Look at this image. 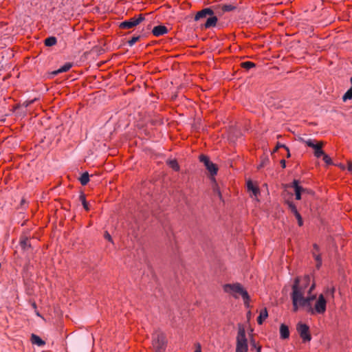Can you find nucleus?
<instances>
[{
  "label": "nucleus",
  "mask_w": 352,
  "mask_h": 352,
  "mask_svg": "<svg viewBox=\"0 0 352 352\" xmlns=\"http://www.w3.org/2000/svg\"><path fill=\"white\" fill-rule=\"evenodd\" d=\"M310 280L311 278L309 276L295 279L291 294L293 310L297 311L300 308H305L312 315L323 314L326 311L327 300L323 294H320L314 306L312 307L311 301L316 299V295L311 294V292L316 285L315 283H312L308 288Z\"/></svg>",
  "instance_id": "obj_1"
},
{
  "label": "nucleus",
  "mask_w": 352,
  "mask_h": 352,
  "mask_svg": "<svg viewBox=\"0 0 352 352\" xmlns=\"http://www.w3.org/2000/svg\"><path fill=\"white\" fill-rule=\"evenodd\" d=\"M223 289L225 292L230 294L235 298H238L241 296L245 305L247 307H249L250 296L247 291L243 289L241 284H226L223 286Z\"/></svg>",
  "instance_id": "obj_2"
},
{
  "label": "nucleus",
  "mask_w": 352,
  "mask_h": 352,
  "mask_svg": "<svg viewBox=\"0 0 352 352\" xmlns=\"http://www.w3.org/2000/svg\"><path fill=\"white\" fill-rule=\"evenodd\" d=\"M235 352H248V342L246 338L245 329L242 326L239 327L236 338Z\"/></svg>",
  "instance_id": "obj_3"
},
{
  "label": "nucleus",
  "mask_w": 352,
  "mask_h": 352,
  "mask_svg": "<svg viewBox=\"0 0 352 352\" xmlns=\"http://www.w3.org/2000/svg\"><path fill=\"white\" fill-rule=\"evenodd\" d=\"M166 338L162 332H156L153 336V346L155 350H165L166 346Z\"/></svg>",
  "instance_id": "obj_4"
},
{
  "label": "nucleus",
  "mask_w": 352,
  "mask_h": 352,
  "mask_svg": "<svg viewBox=\"0 0 352 352\" xmlns=\"http://www.w3.org/2000/svg\"><path fill=\"white\" fill-rule=\"evenodd\" d=\"M296 329L304 342H309L311 340L309 328L307 324L299 322L297 324Z\"/></svg>",
  "instance_id": "obj_5"
},
{
  "label": "nucleus",
  "mask_w": 352,
  "mask_h": 352,
  "mask_svg": "<svg viewBox=\"0 0 352 352\" xmlns=\"http://www.w3.org/2000/svg\"><path fill=\"white\" fill-rule=\"evenodd\" d=\"M306 145L314 149V155L316 157H320L324 155V152L322 150V143L317 142L315 143L314 140L312 139H306L302 140Z\"/></svg>",
  "instance_id": "obj_6"
},
{
  "label": "nucleus",
  "mask_w": 352,
  "mask_h": 352,
  "mask_svg": "<svg viewBox=\"0 0 352 352\" xmlns=\"http://www.w3.org/2000/svg\"><path fill=\"white\" fill-rule=\"evenodd\" d=\"M144 17L142 14H140L138 18L133 17L128 21L122 22L120 25V27L123 29H129L138 25L142 21H144Z\"/></svg>",
  "instance_id": "obj_7"
},
{
  "label": "nucleus",
  "mask_w": 352,
  "mask_h": 352,
  "mask_svg": "<svg viewBox=\"0 0 352 352\" xmlns=\"http://www.w3.org/2000/svg\"><path fill=\"white\" fill-rule=\"evenodd\" d=\"M247 188L248 191L251 192L250 197L257 199V197L260 194V190L256 186L254 185L251 180H248L247 182Z\"/></svg>",
  "instance_id": "obj_8"
},
{
  "label": "nucleus",
  "mask_w": 352,
  "mask_h": 352,
  "mask_svg": "<svg viewBox=\"0 0 352 352\" xmlns=\"http://www.w3.org/2000/svg\"><path fill=\"white\" fill-rule=\"evenodd\" d=\"M213 11L210 8H205L199 12H198L195 16V20L199 21L202 18L206 17L208 15H212Z\"/></svg>",
  "instance_id": "obj_9"
},
{
  "label": "nucleus",
  "mask_w": 352,
  "mask_h": 352,
  "mask_svg": "<svg viewBox=\"0 0 352 352\" xmlns=\"http://www.w3.org/2000/svg\"><path fill=\"white\" fill-rule=\"evenodd\" d=\"M167 31V28L165 26L157 25L153 28L152 32L155 36H159L165 34Z\"/></svg>",
  "instance_id": "obj_10"
},
{
  "label": "nucleus",
  "mask_w": 352,
  "mask_h": 352,
  "mask_svg": "<svg viewBox=\"0 0 352 352\" xmlns=\"http://www.w3.org/2000/svg\"><path fill=\"white\" fill-rule=\"evenodd\" d=\"M293 187L295 190L296 199L297 200L300 199H301V192H303L305 190V189L298 185V182L297 180L294 181Z\"/></svg>",
  "instance_id": "obj_11"
},
{
  "label": "nucleus",
  "mask_w": 352,
  "mask_h": 352,
  "mask_svg": "<svg viewBox=\"0 0 352 352\" xmlns=\"http://www.w3.org/2000/svg\"><path fill=\"white\" fill-rule=\"evenodd\" d=\"M280 336L282 339H287L289 337V328L285 324L280 326Z\"/></svg>",
  "instance_id": "obj_12"
},
{
  "label": "nucleus",
  "mask_w": 352,
  "mask_h": 352,
  "mask_svg": "<svg viewBox=\"0 0 352 352\" xmlns=\"http://www.w3.org/2000/svg\"><path fill=\"white\" fill-rule=\"evenodd\" d=\"M32 343L38 346H42L45 344V342L38 336L32 334L31 336Z\"/></svg>",
  "instance_id": "obj_13"
},
{
  "label": "nucleus",
  "mask_w": 352,
  "mask_h": 352,
  "mask_svg": "<svg viewBox=\"0 0 352 352\" xmlns=\"http://www.w3.org/2000/svg\"><path fill=\"white\" fill-rule=\"evenodd\" d=\"M217 16H212L211 17H209L207 20H206V22L204 24V27L206 28H210L211 27H214L217 24Z\"/></svg>",
  "instance_id": "obj_14"
},
{
  "label": "nucleus",
  "mask_w": 352,
  "mask_h": 352,
  "mask_svg": "<svg viewBox=\"0 0 352 352\" xmlns=\"http://www.w3.org/2000/svg\"><path fill=\"white\" fill-rule=\"evenodd\" d=\"M268 316L267 310L266 308L262 309L260 312V314L257 318V322L259 324H261L264 320H265Z\"/></svg>",
  "instance_id": "obj_15"
},
{
  "label": "nucleus",
  "mask_w": 352,
  "mask_h": 352,
  "mask_svg": "<svg viewBox=\"0 0 352 352\" xmlns=\"http://www.w3.org/2000/svg\"><path fill=\"white\" fill-rule=\"evenodd\" d=\"M20 245H21V248L24 250H26L28 248H31V243H30V239L27 237H23V239H21V240L20 241Z\"/></svg>",
  "instance_id": "obj_16"
},
{
  "label": "nucleus",
  "mask_w": 352,
  "mask_h": 352,
  "mask_svg": "<svg viewBox=\"0 0 352 352\" xmlns=\"http://www.w3.org/2000/svg\"><path fill=\"white\" fill-rule=\"evenodd\" d=\"M72 67V63H65L64 65H63L62 67H60L58 70L55 71L54 72V74H58L59 73H63V72H67L68 70L70 69V68Z\"/></svg>",
  "instance_id": "obj_17"
},
{
  "label": "nucleus",
  "mask_w": 352,
  "mask_h": 352,
  "mask_svg": "<svg viewBox=\"0 0 352 352\" xmlns=\"http://www.w3.org/2000/svg\"><path fill=\"white\" fill-rule=\"evenodd\" d=\"M314 252H313V254H314V256L316 261H317V267L319 268L320 266L321 265L322 261H321L320 256L319 254H316V252L318 251V246L316 244H314Z\"/></svg>",
  "instance_id": "obj_18"
},
{
  "label": "nucleus",
  "mask_w": 352,
  "mask_h": 352,
  "mask_svg": "<svg viewBox=\"0 0 352 352\" xmlns=\"http://www.w3.org/2000/svg\"><path fill=\"white\" fill-rule=\"evenodd\" d=\"M206 168L212 175H215L217 173V168L212 162H210Z\"/></svg>",
  "instance_id": "obj_19"
},
{
  "label": "nucleus",
  "mask_w": 352,
  "mask_h": 352,
  "mask_svg": "<svg viewBox=\"0 0 352 352\" xmlns=\"http://www.w3.org/2000/svg\"><path fill=\"white\" fill-rule=\"evenodd\" d=\"M89 181V175L87 172L82 173L80 177V184L85 186Z\"/></svg>",
  "instance_id": "obj_20"
},
{
  "label": "nucleus",
  "mask_w": 352,
  "mask_h": 352,
  "mask_svg": "<svg viewBox=\"0 0 352 352\" xmlns=\"http://www.w3.org/2000/svg\"><path fill=\"white\" fill-rule=\"evenodd\" d=\"M56 43V38L54 36L48 37L45 41V45L46 46H53Z\"/></svg>",
  "instance_id": "obj_21"
},
{
  "label": "nucleus",
  "mask_w": 352,
  "mask_h": 352,
  "mask_svg": "<svg viewBox=\"0 0 352 352\" xmlns=\"http://www.w3.org/2000/svg\"><path fill=\"white\" fill-rule=\"evenodd\" d=\"M334 293H335V288L333 287H327L324 291V294L327 297H334Z\"/></svg>",
  "instance_id": "obj_22"
},
{
  "label": "nucleus",
  "mask_w": 352,
  "mask_h": 352,
  "mask_svg": "<svg viewBox=\"0 0 352 352\" xmlns=\"http://www.w3.org/2000/svg\"><path fill=\"white\" fill-rule=\"evenodd\" d=\"M352 98V88L349 89L343 96L342 99L344 101L350 100Z\"/></svg>",
  "instance_id": "obj_23"
},
{
  "label": "nucleus",
  "mask_w": 352,
  "mask_h": 352,
  "mask_svg": "<svg viewBox=\"0 0 352 352\" xmlns=\"http://www.w3.org/2000/svg\"><path fill=\"white\" fill-rule=\"evenodd\" d=\"M168 165L175 170H179V165L175 160H169L168 162Z\"/></svg>",
  "instance_id": "obj_24"
},
{
  "label": "nucleus",
  "mask_w": 352,
  "mask_h": 352,
  "mask_svg": "<svg viewBox=\"0 0 352 352\" xmlns=\"http://www.w3.org/2000/svg\"><path fill=\"white\" fill-rule=\"evenodd\" d=\"M199 160H200V161H201V162H203V163H204V164L205 165V166H208V164H209L210 162H211L210 161V160L208 159V157L207 156H206V155H200V157H199Z\"/></svg>",
  "instance_id": "obj_25"
},
{
  "label": "nucleus",
  "mask_w": 352,
  "mask_h": 352,
  "mask_svg": "<svg viewBox=\"0 0 352 352\" xmlns=\"http://www.w3.org/2000/svg\"><path fill=\"white\" fill-rule=\"evenodd\" d=\"M80 199L82 201V204L83 205V207L86 210H89V206H88V204L87 202L86 201V199H85V195H81L80 196Z\"/></svg>",
  "instance_id": "obj_26"
},
{
  "label": "nucleus",
  "mask_w": 352,
  "mask_h": 352,
  "mask_svg": "<svg viewBox=\"0 0 352 352\" xmlns=\"http://www.w3.org/2000/svg\"><path fill=\"white\" fill-rule=\"evenodd\" d=\"M288 206L290 208L291 211L294 214V215L299 213L297 210L296 206L293 203L288 202Z\"/></svg>",
  "instance_id": "obj_27"
},
{
  "label": "nucleus",
  "mask_w": 352,
  "mask_h": 352,
  "mask_svg": "<svg viewBox=\"0 0 352 352\" xmlns=\"http://www.w3.org/2000/svg\"><path fill=\"white\" fill-rule=\"evenodd\" d=\"M140 39V36H133L129 41L128 44L129 46H133L138 40Z\"/></svg>",
  "instance_id": "obj_28"
},
{
  "label": "nucleus",
  "mask_w": 352,
  "mask_h": 352,
  "mask_svg": "<svg viewBox=\"0 0 352 352\" xmlns=\"http://www.w3.org/2000/svg\"><path fill=\"white\" fill-rule=\"evenodd\" d=\"M242 67L246 69H250L254 67V64L252 62L247 61L242 63Z\"/></svg>",
  "instance_id": "obj_29"
},
{
  "label": "nucleus",
  "mask_w": 352,
  "mask_h": 352,
  "mask_svg": "<svg viewBox=\"0 0 352 352\" xmlns=\"http://www.w3.org/2000/svg\"><path fill=\"white\" fill-rule=\"evenodd\" d=\"M322 157H323V160L324 161V162L327 164H332L331 159L330 158V157L329 155H327L326 154H324V155Z\"/></svg>",
  "instance_id": "obj_30"
},
{
  "label": "nucleus",
  "mask_w": 352,
  "mask_h": 352,
  "mask_svg": "<svg viewBox=\"0 0 352 352\" xmlns=\"http://www.w3.org/2000/svg\"><path fill=\"white\" fill-rule=\"evenodd\" d=\"M295 217H296V219L298 220V225L300 226H302V224H303V221H302V217H301L300 214L298 213V214H296Z\"/></svg>",
  "instance_id": "obj_31"
},
{
  "label": "nucleus",
  "mask_w": 352,
  "mask_h": 352,
  "mask_svg": "<svg viewBox=\"0 0 352 352\" xmlns=\"http://www.w3.org/2000/svg\"><path fill=\"white\" fill-rule=\"evenodd\" d=\"M214 190V192L218 195L220 199H221V194L220 192V190H219V188L218 187H215Z\"/></svg>",
  "instance_id": "obj_32"
},
{
  "label": "nucleus",
  "mask_w": 352,
  "mask_h": 352,
  "mask_svg": "<svg viewBox=\"0 0 352 352\" xmlns=\"http://www.w3.org/2000/svg\"><path fill=\"white\" fill-rule=\"evenodd\" d=\"M104 238L109 241H112L111 235L107 232L104 234Z\"/></svg>",
  "instance_id": "obj_33"
},
{
  "label": "nucleus",
  "mask_w": 352,
  "mask_h": 352,
  "mask_svg": "<svg viewBox=\"0 0 352 352\" xmlns=\"http://www.w3.org/2000/svg\"><path fill=\"white\" fill-rule=\"evenodd\" d=\"M347 168L349 172L352 173V162H348Z\"/></svg>",
  "instance_id": "obj_34"
},
{
  "label": "nucleus",
  "mask_w": 352,
  "mask_h": 352,
  "mask_svg": "<svg viewBox=\"0 0 352 352\" xmlns=\"http://www.w3.org/2000/svg\"><path fill=\"white\" fill-rule=\"evenodd\" d=\"M251 345L253 348H255L256 349V347H258V346H257L256 342L254 341V340H251Z\"/></svg>",
  "instance_id": "obj_35"
},
{
  "label": "nucleus",
  "mask_w": 352,
  "mask_h": 352,
  "mask_svg": "<svg viewBox=\"0 0 352 352\" xmlns=\"http://www.w3.org/2000/svg\"><path fill=\"white\" fill-rule=\"evenodd\" d=\"M232 9V6H224V10L225 11H230Z\"/></svg>",
  "instance_id": "obj_36"
},
{
  "label": "nucleus",
  "mask_w": 352,
  "mask_h": 352,
  "mask_svg": "<svg viewBox=\"0 0 352 352\" xmlns=\"http://www.w3.org/2000/svg\"><path fill=\"white\" fill-rule=\"evenodd\" d=\"M280 147H284V148H285L287 150V147H285V145H283V144H277V146H276V149H275V150H277V149H278V148H280Z\"/></svg>",
  "instance_id": "obj_37"
},
{
  "label": "nucleus",
  "mask_w": 352,
  "mask_h": 352,
  "mask_svg": "<svg viewBox=\"0 0 352 352\" xmlns=\"http://www.w3.org/2000/svg\"><path fill=\"white\" fill-rule=\"evenodd\" d=\"M33 101H34V100H30V101H28V102H24V105H25V107H28V106H29L30 104H32V103L33 102Z\"/></svg>",
  "instance_id": "obj_38"
},
{
  "label": "nucleus",
  "mask_w": 352,
  "mask_h": 352,
  "mask_svg": "<svg viewBox=\"0 0 352 352\" xmlns=\"http://www.w3.org/2000/svg\"><path fill=\"white\" fill-rule=\"evenodd\" d=\"M195 352H201V346L199 344L197 345V347Z\"/></svg>",
  "instance_id": "obj_39"
},
{
  "label": "nucleus",
  "mask_w": 352,
  "mask_h": 352,
  "mask_svg": "<svg viewBox=\"0 0 352 352\" xmlns=\"http://www.w3.org/2000/svg\"><path fill=\"white\" fill-rule=\"evenodd\" d=\"M280 163L282 164V166H283V168H285V161L284 160H282L280 161Z\"/></svg>",
  "instance_id": "obj_40"
},
{
  "label": "nucleus",
  "mask_w": 352,
  "mask_h": 352,
  "mask_svg": "<svg viewBox=\"0 0 352 352\" xmlns=\"http://www.w3.org/2000/svg\"><path fill=\"white\" fill-rule=\"evenodd\" d=\"M256 352H261V346H258V347H256Z\"/></svg>",
  "instance_id": "obj_41"
},
{
  "label": "nucleus",
  "mask_w": 352,
  "mask_h": 352,
  "mask_svg": "<svg viewBox=\"0 0 352 352\" xmlns=\"http://www.w3.org/2000/svg\"><path fill=\"white\" fill-rule=\"evenodd\" d=\"M340 166L341 168L342 169H344L345 168V166L344 165H342V164H340L339 165Z\"/></svg>",
  "instance_id": "obj_42"
},
{
  "label": "nucleus",
  "mask_w": 352,
  "mask_h": 352,
  "mask_svg": "<svg viewBox=\"0 0 352 352\" xmlns=\"http://www.w3.org/2000/svg\"><path fill=\"white\" fill-rule=\"evenodd\" d=\"M164 350H155L156 352H163Z\"/></svg>",
  "instance_id": "obj_43"
},
{
  "label": "nucleus",
  "mask_w": 352,
  "mask_h": 352,
  "mask_svg": "<svg viewBox=\"0 0 352 352\" xmlns=\"http://www.w3.org/2000/svg\"><path fill=\"white\" fill-rule=\"evenodd\" d=\"M32 306H33V307H34V309H36V304H35L34 302L32 304Z\"/></svg>",
  "instance_id": "obj_44"
},
{
  "label": "nucleus",
  "mask_w": 352,
  "mask_h": 352,
  "mask_svg": "<svg viewBox=\"0 0 352 352\" xmlns=\"http://www.w3.org/2000/svg\"><path fill=\"white\" fill-rule=\"evenodd\" d=\"M263 166V164H261L260 166H259V168L262 167Z\"/></svg>",
  "instance_id": "obj_45"
},
{
  "label": "nucleus",
  "mask_w": 352,
  "mask_h": 352,
  "mask_svg": "<svg viewBox=\"0 0 352 352\" xmlns=\"http://www.w3.org/2000/svg\"><path fill=\"white\" fill-rule=\"evenodd\" d=\"M36 315L38 316H40L38 312H36Z\"/></svg>",
  "instance_id": "obj_46"
},
{
  "label": "nucleus",
  "mask_w": 352,
  "mask_h": 352,
  "mask_svg": "<svg viewBox=\"0 0 352 352\" xmlns=\"http://www.w3.org/2000/svg\"><path fill=\"white\" fill-rule=\"evenodd\" d=\"M351 84H352V78H351Z\"/></svg>",
  "instance_id": "obj_47"
}]
</instances>
